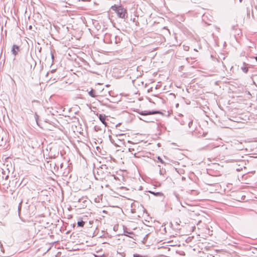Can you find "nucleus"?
Segmentation results:
<instances>
[{
	"instance_id": "obj_18",
	"label": "nucleus",
	"mask_w": 257,
	"mask_h": 257,
	"mask_svg": "<svg viewBox=\"0 0 257 257\" xmlns=\"http://www.w3.org/2000/svg\"><path fill=\"white\" fill-rule=\"evenodd\" d=\"M52 59H53V58H54L53 54L52 55Z\"/></svg>"
},
{
	"instance_id": "obj_13",
	"label": "nucleus",
	"mask_w": 257,
	"mask_h": 257,
	"mask_svg": "<svg viewBox=\"0 0 257 257\" xmlns=\"http://www.w3.org/2000/svg\"><path fill=\"white\" fill-rule=\"evenodd\" d=\"M158 160H159L160 161V162L162 164H163L164 162V161H163V160L160 157H158Z\"/></svg>"
},
{
	"instance_id": "obj_16",
	"label": "nucleus",
	"mask_w": 257,
	"mask_h": 257,
	"mask_svg": "<svg viewBox=\"0 0 257 257\" xmlns=\"http://www.w3.org/2000/svg\"><path fill=\"white\" fill-rule=\"evenodd\" d=\"M94 256L95 257H102L101 256H99V255H94Z\"/></svg>"
},
{
	"instance_id": "obj_3",
	"label": "nucleus",
	"mask_w": 257,
	"mask_h": 257,
	"mask_svg": "<svg viewBox=\"0 0 257 257\" xmlns=\"http://www.w3.org/2000/svg\"><path fill=\"white\" fill-rule=\"evenodd\" d=\"M107 167L106 165L102 166V167L100 168L97 169V176L94 174L95 177L97 180H99V177L102 174H105V172L107 171Z\"/></svg>"
},
{
	"instance_id": "obj_5",
	"label": "nucleus",
	"mask_w": 257,
	"mask_h": 257,
	"mask_svg": "<svg viewBox=\"0 0 257 257\" xmlns=\"http://www.w3.org/2000/svg\"><path fill=\"white\" fill-rule=\"evenodd\" d=\"M19 50L20 48L18 46L16 45H13L12 49V52L15 56H16L18 54V53L19 51Z\"/></svg>"
},
{
	"instance_id": "obj_1",
	"label": "nucleus",
	"mask_w": 257,
	"mask_h": 257,
	"mask_svg": "<svg viewBox=\"0 0 257 257\" xmlns=\"http://www.w3.org/2000/svg\"><path fill=\"white\" fill-rule=\"evenodd\" d=\"M99 180H105L112 183H115L118 180V178L109 172L106 171L105 174H102L99 177Z\"/></svg>"
},
{
	"instance_id": "obj_21",
	"label": "nucleus",
	"mask_w": 257,
	"mask_h": 257,
	"mask_svg": "<svg viewBox=\"0 0 257 257\" xmlns=\"http://www.w3.org/2000/svg\"><path fill=\"white\" fill-rule=\"evenodd\" d=\"M125 232L126 233V234H128V233H129V232Z\"/></svg>"
},
{
	"instance_id": "obj_11",
	"label": "nucleus",
	"mask_w": 257,
	"mask_h": 257,
	"mask_svg": "<svg viewBox=\"0 0 257 257\" xmlns=\"http://www.w3.org/2000/svg\"><path fill=\"white\" fill-rule=\"evenodd\" d=\"M133 256L134 257H145L144 256H143V255H141L140 254H137V253L134 254Z\"/></svg>"
},
{
	"instance_id": "obj_10",
	"label": "nucleus",
	"mask_w": 257,
	"mask_h": 257,
	"mask_svg": "<svg viewBox=\"0 0 257 257\" xmlns=\"http://www.w3.org/2000/svg\"><path fill=\"white\" fill-rule=\"evenodd\" d=\"M85 224V222L83 220L79 221L77 222V225L78 226L83 227Z\"/></svg>"
},
{
	"instance_id": "obj_8",
	"label": "nucleus",
	"mask_w": 257,
	"mask_h": 257,
	"mask_svg": "<svg viewBox=\"0 0 257 257\" xmlns=\"http://www.w3.org/2000/svg\"><path fill=\"white\" fill-rule=\"evenodd\" d=\"M246 65L247 64H246V63H243V66L241 67V70L245 73H246L248 72V68L246 66Z\"/></svg>"
},
{
	"instance_id": "obj_2",
	"label": "nucleus",
	"mask_w": 257,
	"mask_h": 257,
	"mask_svg": "<svg viewBox=\"0 0 257 257\" xmlns=\"http://www.w3.org/2000/svg\"><path fill=\"white\" fill-rule=\"evenodd\" d=\"M111 9L116 13L117 15L120 18L125 19L127 17V16H126L127 14V11L122 7H117L116 6H111Z\"/></svg>"
},
{
	"instance_id": "obj_4",
	"label": "nucleus",
	"mask_w": 257,
	"mask_h": 257,
	"mask_svg": "<svg viewBox=\"0 0 257 257\" xmlns=\"http://www.w3.org/2000/svg\"><path fill=\"white\" fill-rule=\"evenodd\" d=\"M141 115H147L155 114H160L161 112L159 111H142L139 112Z\"/></svg>"
},
{
	"instance_id": "obj_15",
	"label": "nucleus",
	"mask_w": 257,
	"mask_h": 257,
	"mask_svg": "<svg viewBox=\"0 0 257 257\" xmlns=\"http://www.w3.org/2000/svg\"><path fill=\"white\" fill-rule=\"evenodd\" d=\"M0 225H3V226H5V224L1 221H0Z\"/></svg>"
},
{
	"instance_id": "obj_19",
	"label": "nucleus",
	"mask_w": 257,
	"mask_h": 257,
	"mask_svg": "<svg viewBox=\"0 0 257 257\" xmlns=\"http://www.w3.org/2000/svg\"><path fill=\"white\" fill-rule=\"evenodd\" d=\"M122 136H123V135H119L120 137Z\"/></svg>"
},
{
	"instance_id": "obj_7",
	"label": "nucleus",
	"mask_w": 257,
	"mask_h": 257,
	"mask_svg": "<svg viewBox=\"0 0 257 257\" xmlns=\"http://www.w3.org/2000/svg\"><path fill=\"white\" fill-rule=\"evenodd\" d=\"M149 192L154 195L156 196L162 197L164 196L163 194L161 192H155L151 191H149Z\"/></svg>"
},
{
	"instance_id": "obj_9",
	"label": "nucleus",
	"mask_w": 257,
	"mask_h": 257,
	"mask_svg": "<svg viewBox=\"0 0 257 257\" xmlns=\"http://www.w3.org/2000/svg\"><path fill=\"white\" fill-rule=\"evenodd\" d=\"M88 94L90 96H91V97H96V95L95 94V91L93 90V89H91L89 92H88Z\"/></svg>"
},
{
	"instance_id": "obj_22",
	"label": "nucleus",
	"mask_w": 257,
	"mask_h": 257,
	"mask_svg": "<svg viewBox=\"0 0 257 257\" xmlns=\"http://www.w3.org/2000/svg\"><path fill=\"white\" fill-rule=\"evenodd\" d=\"M256 60H257V57L255 58Z\"/></svg>"
},
{
	"instance_id": "obj_12",
	"label": "nucleus",
	"mask_w": 257,
	"mask_h": 257,
	"mask_svg": "<svg viewBox=\"0 0 257 257\" xmlns=\"http://www.w3.org/2000/svg\"><path fill=\"white\" fill-rule=\"evenodd\" d=\"M129 151L132 153V154H134L133 152L135 151V148H130Z\"/></svg>"
},
{
	"instance_id": "obj_17",
	"label": "nucleus",
	"mask_w": 257,
	"mask_h": 257,
	"mask_svg": "<svg viewBox=\"0 0 257 257\" xmlns=\"http://www.w3.org/2000/svg\"><path fill=\"white\" fill-rule=\"evenodd\" d=\"M55 71V70H52L51 71V72H52V73H53V72H54Z\"/></svg>"
},
{
	"instance_id": "obj_20",
	"label": "nucleus",
	"mask_w": 257,
	"mask_h": 257,
	"mask_svg": "<svg viewBox=\"0 0 257 257\" xmlns=\"http://www.w3.org/2000/svg\"><path fill=\"white\" fill-rule=\"evenodd\" d=\"M241 1H242L241 0H239V2H240V3H241Z\"/></svg>"
},
{
	"instance_id": "obj_6",
	"label": "nucleus",
	"mask_w": 257,
	"mask_h": 257,
	"mask_svg": "<svg viewBox=\"0 0 257 257\" xmlns=\"http://www.w3.org/2000/svg\"><path fill=\"white\" fill-rule=\"evenodd\" d=\"M99 120L105 125H107V123L105 121L106 115L103 114H99Z\"/></svg>"
},
{
	"instance_id": "obj_14",
	"label": "nucleus",
	"mask_w": 257,
	"mask_h": 257,
	"mask_svg": "<svg viewBox=\"0 0 257 257\" xmlns=\"http://www.w3.org/2000/svg\"><path fill=\"white\" fill-rule=\"evenodd\" d=\"M192 123H193V121L192 120H191V121L189 122L188 126H189V127H191V125L192 124Z\"/></svg>"
}]
</instances>
